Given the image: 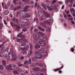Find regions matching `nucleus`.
<instances>
[{
    "instance_id": "33",
    "label": "nucleus",
    "mask_w": 75,
    "mask_h": 75,
    "mask_svg": "<svg viewBox=\"0 0 75 75\" xmlns=\"http://www.w3.org/2000/svg\"><path fill=\"white\" fill-rule=\"evenodd\" d=\"M17 3L18 4H22L21 1L20 0H17Z\"/></svg>"
},
{
    "instance_id": "31",
    "label": "nucleus",
    "mask_w": 75,
    "mask_h": 75,
    "mask_svg": "<svg viewBox=\"0 0 75 75\" xmlns=\"http://www.w3.org/2000/svg\"><path fill=\"white\" fill-rule=\"evenodd\" d=\"M40 69L38 67L36 68H33V71H38Z\"/></svg>"
},
{
    "instance_id": "55",
    "label": "nucleus",
    "mask_w": 75,
    "mask_h": 75,
    "mask_svg": "<svg viewBox=\"0 0 75 75\" xmlns=\"http://www.w3.org/2000/svg\"><path fill=\"white\" fill-rule=\"evenodd\" d=\"M33 38L34 37V38L36 37V34H34L33 35Z\"/></svg>"
},
{
    "instance_id": "1",
    "label": "nucleus",
    "mask_w": 75,
    "mask_h": 75,
    "mask_svg": "<svg viewBox=\"0 0 75 75\" xmlns=\"http://www.w3.org/2000/svg\"><path fill=\"white\" fill-rule=\"evenodd\" d=\"M45 14L46 17L45 19L46 21H44V23L46 24H47V25H50L51 24V22H52V21L51 19H48V18L50 17V14L47 12H44Z\"/></svg>"
},
{
    "instance_id": "49",
    "label": "nucleus",
    "mask_w": 75,
    "mask_h": 75,
    "mask_svg": "<svg viewBox=\"0 0 75 75\" xmlns=\"http://www.w3.org/2000/svg\"><path fill=\"white\" fill-rule=\"evenodd\" d=\"M66 12L67 14H69V10H68L66 11Z\"/></svg>"
},
{
    "instance_id": "3",
    "label": "nucleus",
    "mask_w": 75,
    "mask_h": 75,
    "mask_svg": "<svg viewBox=\"0 0 75 75\" xmlns=\"http://www.w3.org/2000/svg\"><path fill=\"white\" fill-rule=\"evenodd\" d=\"M42 54L39 53L38 52H36L35 54V56L32 58L33 61H35L37 59H41L42 58Z\"/></svg>"
},
{
    "instance_id": "35",
    "label": "nucleus",
    "mask_w": 75,
    "mask_h": 75,
    "mask_svg": "<svg viewBox=\"0 0 75 75\" xmlns=\"http://www.w3.org/2000/svg\"><path fill=\"white\" fill-rule=\"evenodd\" d=\"M38 34L39 35H44V33L42 32L39 31L38 32Z\"/></svg>"
},
{
    "instance_id": "38",
    "label": "nucleus",
    "mask_w": 75,
    "mask_h": 75,
    "mask_svg": "<svg viewBox=\"0 0 75 75\" xmlns=\"http://www.w3.org/2000/svg\"><path fill=\"white\" fill-rule=\"evenodd\" d=\"M45 71V68H43L42 69H41L40 70V71L41 72H44V71Z\"/></svg>"
},
{
    "instance_id": "2",
    "label": "nucleus",
    "mask_w": 75,
    "mask_h": 75,
    "mask_svg": "<svg viewBox=\"0 0 75 75\" xmlns=\"http://www.w3.org/2000/svg\"><path fill=\"white\" fill-rule=\"evenodd\" d=\"M17 14L21 17H24H24L28 18V17H30V15L27 13H23V11L18 12H17Z\"/></svg>"
},
{
    "instance_id": "25",
    "label": "nucleus",
    "mask_w": 75,
    "mask_h": 75,
    "mask_svg": "<svg viewBox=\"0 0 75 75\" xmlns=\"http://www.w3.org/2000/svg\"><path fill=\"white\" fill-rule=\"evenodd\" d=\"M40 45H38V44H37L35 46V49H38L40 48Z\"/></svg>"
},
{
    "instance_id": "44",
    "label": "nucleus",
    "mask_w": 75,
    "mask_h": 75,
    "mask_svg": "<svg viewBox=\"0 0 75 75\" xmlns=\"http://www.w3.org/2000/svg\"><path fill=\"white\" fill-rule=\"evenodd\" d=\"M70 12L72 13L73 12V11H75V10L74 8H71L70 9Z\"/></svg>"
},
{
    "instance_id": "26",
    "label": "nucleus",
    "mask_w": 75,
    "mask_h": 75,
    "mask_svg": "<svg viewBox=\"0 0 75 75\" xmlns=\"http://www.w3.org/2000/svg\"><path fill=\"white\" fill-rule=\"evenodd\" d=\"M25 74V73L24 71H21L19 72V74L18 75H24Z\"/></svg>"
},
{
    "instance_id": "60",
    "label": "nucleus",
    "mask_w": 75,
    "mask_h": 75,
    "mask_svg": "<svg viewBox=\"0 0 75 75\" xmlns=\"http://www.w3.org/2000/svg\"><path fill=\"white\" fill-rule=\"evenodd\" d=\"M71 51L72 52H74V48H71Z\"/></svg>"
},
{
    "instance_id": "46",
    "label": "nucleus",
    "mask_w": 75,
    "mask_h": 75,
    "mask_svg": "<svg viewBox=\"0 0 75 75\" xmlns=\"http://www.w3.org/2000/svg\"><path fill=\"white\" fill-rule=\"evenodd\" d=\"M11 24L12 27H14V25H15L14 24V23H13L12 22H11Z\"/></svg>"
},
{
    "instance_id": "10",
    "label": "nucleus",
    "mask_w": 75,
    "mask_h": 75,
    "mask_svg": "<svg viewBox=\"0 0 75 75\" xmlns=\"http://www.w3.org/2000/svg\"><path fill=\"white\" fill-rule=\"evenodd\" d=\"M38 38H39V40L43 41H45V40H47V37L45 36H40L38 37Z\"/></svg>"
},
{
    "instance_id": "9",
    "label": "nucleus",
    "mask_w": 75,
    "mask_h": 75,
    "mask_svg": "<svg viewBox=\"0 0 75 75\" xmlns=\"http://www.w3.org/2000/svg\"><path fill=\"white\" fill-rule=\"evenodd\" d=\"M31 58H30L29 59V62L28 61L26 60L24 62V63L23 64V65H28V63L29 64H30L31 63Z\"/></svg>"
},
{
    "instance_id": "47",
    "label": "nucleus",
    "mask_w": 75,
    "mask_h": 75,
    "mask_svg": "<svg viewBox=\"0 0 75 75\" xmlns=\"http://www.w3.org/2000/svg\"><path fill=\"white\" fill-rule=\"evenodd\" d=\"M30 48L31 50H32L33 49V46H32V45L31 43H30Z\"/></svg>"
},
{
    "instance_id": "51",
    "label": "nucleus",
    "mask_w": 75,
    "mask_h": 75,
    "mask_svg": "<svg viewBox=\"0 0 75 75\" xmlns=\"http://www.w3.org/2000/svg\"><path fill=\"white\" fill-rule=\"evenodd\" d=\"M38 4L36 2L35 4V7L36 8Z\"/></svg>"
},
{
    "instance_id": "36",
    "label": "nucleus",
    "mask_w": 75,
    "mask_h": 75,
    "mask_svg": "<svg viewBox=\"0 0 75 75\" xmlns=\"http://www.w3.org/2000/svg\"><path fill=\"white\" fill-rule=\"evenodd\" d=\"M10 10H13L14 9V5L13 4L11 5V6L10 7Z\"/></svg>"
},
{
    "instance_id": "19",
    "label": "nucleus",
    "mask_w": 75,
    "mask_h": 75,
    "mask_svg": "<svg viewBox=\"0 0 75 75\" xmlns=\"http://www.w3.org/2000/svg\"><path fill=\"white\" fill-rule=\"evenodd\" d=\"M9 54H11V56H14V55H15V54H14V52H13V50L12 49L10 50V52H9Z\"/></svg>"
},
{
    "instance_id": "27",
    "label": "nucleus",
    "mask_w": 75,
    "mask_h": 75,
    "mask_svg": "<svg viewBox=\"0 0 75 75\" xmlns=\"http://www.w3.org/2000/svg\"><path fill=\"white\" fill-rule=\"evenodd\" d=\"M26 44H27L26 42H23L21 43V45L22 46V47H23V46H25V45H26Z\"/></svg>"
},
{
    "instance_id": "58",
    "label": "nucleus",
    "mask_w": 75,
    "mask_h": 75,
    "mask_svg": "<svg viewBox=\"0 0 75 75\" xmlns=\"http://www.w3.org/2000/svg\"><path fill=\"white\" fill-rule=\"evenodd\" d=\"M33 26H32L31 28L30 29V31H31L33 30Z\"/></svg>"
},
{
    "instance_id": "64",
    "label": "nucleus",
    "mask_w": 75,
    "mask_h": 75,
    "mask_svg": "<svg viewBox=\"0 0 75 75\" xmlns=\"http://www.w3.org/2000/svg\"><path fill=\"white\" fill-rule=\"evenodd\" d=\"M0 75H4V74L3 73H0Z\"/></svg>"
},
{
    "instance_id": "5",
    "label": "nucleus",
    "mask_w": 75,
    "mask_h": 75,
    "mask_svg": "<svg viewBox=\"0 0 75 75\" xmlns=\"http://www.w3.org/2000/svg\"><path fill=\"white\" fill-rule=\"evenodd\" d=\"M51 7L49 6H47V8L48 10L49 11H52L53 10H56L57 9V6L56 5L53 4H52L51 5Z\"/></svg>"
},
{
    "instance_id": "50",
    "label": "nucleus",
    "mask_w": 75,
    "mask_h": 75,
    "mask_svg": "<svg viewBox=\"0 0 75 75\" xmlns=\"http://www.w3.org/2000/svg\"><path fill=\"white\" fill-rule=\"evenodd\" d=\"M18 67H23V64H18Z\"/></svg>"
},
{
    "instance_id": "13",
    "label": "nucleus",
    "mask_w": 75,
    "mask_h": 75,
    "mask_svg": "<svg viewBox=\"0 0 75 75\" xmlns=\"http://www.w3.org/2000/svg\"><path fill=\"white\" fill-rule=\"evenodd\" d=\"M39 42L41 46H44L45 45V42L44 41H40Z\"/></svg>"
},
{
    "instance_id": "40",
    "label": "nucleus",
    "mask_w": 75,
    "mask_h": 75,
    "mask_svg": "<svg viewBox=\"0 0 75 75\" xmlns=\"http://www.w3.org/2000/svg\"><path fill=\"white\" fill-rule=\"evenodd\" d=\"M14 23H18V19H14Z\"/></svg>"
},
{
    "instance_id": "62",
    "label": "nucleus",
    "mask_w": 75,
    "mask_h": 75,
    "mask_svg": "<svg viewBox=\"0 0 75 75\" xmlns=\"http://www.w3.org/2000/svg\"><path fill=\"white\" fill-rule=\"evenodd\" d=\"M34 31L35 32H37V31H38V29H35L34 30Z\"/></svg>"
},
{
    "instance_id": "16",
    "label": "nucleus",
    "mask_w": 75,
    "mask_h": 75,
    "mask_svg": "<svg viewBox=\"0 0 75 75\" xmlns=\"http://www.w3.org/2000/svg\"><path fill=\"white\" fill-rule=\"evenodd\" d=\"M14 27L16 28V30H19L20 29V27L17 25V24H15V25H14Z\"/></svg>"
},
{
    "instance_id": "63",
    "label": "nucleus",
    "mask_w": 75,
    "mask_h": 75,
    "mask_svg": "<svg viewBox=\"0 0 75 75\" xmlns=\"http://www.w3.org/2000/svg\"><path fill=\"white\" fill-rule=\"evenodd\" d=\"M26 30L25 29H22V31H23V32H25V31H26Z\"/></svg>"
},
{
    "instance_id": "14",
    "label": "nucleus",
    "mask_w": 75,
    "mask_h": 75,
    "mask_svg": "<svg viewBox=\"0 0 75 75\" xmlns=\"http://www.w3.org/2000/svg\"><path fill=\"white\" fill-rule=\"evenodd\" d=\"M12 59H11V61H16L17 57H16V54H14V56H12Z\"/></svg>"
},
{
    "instance_id": "7",
    "label": "nucleus",
    "mask_w": 75,
    "mask_h": 75,
    "mask_svg": "<svg viewBox=\"0 0 75 75\" xmlns=\"http://www.w3.org/2000/svg\"><path fill=\"white\" fill-rule=\"evenodd\" d=\"M9 52L7 50H4L2 52V54L4 57H6L7 56V55H9Z\"/></svg>"
},
{
    "instance_id": "41",
    "label": "nucleus",
    "mask_w": 75,
    "mask_h": 75,
    "mask_svg": "<svg viewBox=\"0 0 75 75\" xmlns=\"http://www.w3.org/2000/svg\"><path fill=\"white\" fill-rule=\"evenodd\" d=\"M4 67L3 66L1 65H0V70H2L3 69Z\"/></svg>"
},
{
    "instance_id": "30",
    "label": "nucleus",
    "mask_w": 75,
    "mask_h": 75,
    "mask_svg": "<svg viewBox=\"0 0 75 75\" xmlns=\"http://www.w3.org/2000/svg\"><path fill=\"white\" fill-rule=\"evenodd\" d=\"M34 22H36V23H38V19H37V18H34Z\"/></svg>"
},
{
    "instance_id": "39",
    "label": "nucleus",
    "mask_w": 75,
    "mask_h": 75,
    "mask_svg": "<svg viewBox=\"0 0 75 75\" xmlns=\"http://www.w3.org/2000/svg\"><path fill=\"white\" fill-rule=\"evenodd\" d=\"M21 8V7L20 6H18L15 8H14V10H17V9H18V8L20 9V8Z\"/></svg>"
},
{
    "instance_id": "22",
    "label": "nucleus",
    "mask_w": 75,
    "mask_h": 75,
    "mask_svg": "<svg viewBox=\"0 0 75 75\" xmlns=\"http://www.w3.org/2000/svg\"><path fill=\"white\" fill-rule=\"evenodd\" d=\"M38 14L40 17H44V14L41 11H39L38 12Z\"/></svg>"
},
{
    "instance_id": "28",
    "label": "nucleus",
    "mask_w": 75,
    "mask_h": 75,
    "mask_svg": "<svg viewBox=\"0 0 75 75\" xmlns=\"http://www.w3.org/2000/svg\"><path fill=\"white\" fill-rule=\"evenodd\" d=\"M9 13V11H6L3 12V14L4 15H7Z\"/></svg>"
},
{
    "instance_id": "48",
    "label": "nucleus",
    "mask_w": 75,
    "mask_h": 75,
    "mask_svg": "<svg viewBox=\"0 0 75 75\" xmlns=\"http://www.w3.org/2000/svg\"><path fill=\"white\" fill-rule=\"evenodd\" d=\"M2 62L3 63V64H4V65H5V64H6V61H5V60H3L2 61Z\"/></svg>"
},
{
    "instance_id": "18",
    "label": "nucleus",
    "mask_w": 75,
    "mask_h": 75,
    "mask_svg": "<svg viewBox=\"0 0 75 75\" xmlns=\"http://www.w3.org/2000/svg\"><path fill=\"white\" fill-rule=\"evenodd\" d=\"M30 22H28L27 23H26L25 24V25H24V27L25 28H28L29 27V25H30Z\"/></svg>"
},
{
    "instance_id": "57",
    "label": "nucleus",
    "mask_w": 75,
    "mask_h": 75,
    "mask_svg": "<svg viewBox=\"0 0 75 75\" xmlns=\"http://www.w3.org/2000/svg\"><path fill=\"white\" fill-rule=\"evenodd\" d=\"M68 19L69 20H73V18H68Z\"/></svg>"
},
{
    "instance_id": "56",
    "label": "nucleus",
    "mask_w": 75,
    "mask_h": 75,
    "mask_svg": "<svg viewBox=\"0 0 75 75\" xmlns=\"http://www.w3.org/2000/svg\"><path fill=\"white\" fill-rule=\"evenodd\" d=\"M22 1H25V2H27L28 1V0H22Z\"/></svg>"
},
{
    "instance_id": "29",
    "label": "nucleus",
    "mask_w": 75,
    "mask_h": 75,
    "mask_svg": "<svg viewBox=\"0 0 75 75\" xmlns=\"http://www.w3.org/2000/svg\"><path fill=\"white\" fill-rule=\"evenodd\" d=\"M41 6L44 8L45 9V10H46L47 9V7H46V6H45V4H41Z\"/></svg>"
},
{
    "instance_id": "61",
    "label": "nucleus",
    "mask_w": 75,
    "mask_h": 75,
    "mask_svg": "<svg viewBox=\"0 0 75 75\" xmlns=\"http://www.w3.org/2000/svg\"><path fill=\"white\" fill-rule=\"evenodd\" d=\"M56 3V0H54L52 2V3L53 4H54V3Z\"/></svg>"
},
{
    "instance_id": "17",
    "label": "nucleus",
    "mask_w": 75,
    "mask_h": 75,
    "mask_svg": "<svg viewBox=\"0 0 75 75\" xmlns=\"http://www.w3.org/2000/svg\"><path fill=\"white\" fill-rule=\"evenodd\" d=\"M38 28L39 30H40L41 31H42L43 32H44L45 31V30L41 27H40V26H38Z\"/></svg>"
},
{
    "instance_id": "59",
    "label": "nucleus",
    "mask_w": 75,
    "mask_h": 75,
    "mask_svg": "<svg viewBox=\"0 0 75 75\" xmlns=\"http://www.w3.org/2000/svg\"><path fill=\"white\" fill-rule=\"evenodd\" d=\"M58 3H59V4H63V3L61 1L59 2H58Z\"/></svg>"
},
{
    "instance_id": "4",
    "label": "nucleus",
    "mask_w": 75,
    "mask_h": 75,
    "mask_svg": "<svg viewBox=\"0 0 75 75\" xmlns=\"http://www.w3.org/2000/svg\"><path fill=\"white\" fill-rule=\"evenodd\" d=\"M29 47L28 46H27L25 47H22L21 48V50L22 51L23 54V55H27V49H28Z\"/></svg>"
},
{
    "instance_id": "11",
    "label": "nucleus",
    "mask_w": 75,
    "mask_h": 75,
    "mask_svg": "<svg viewBox=\"0 0 75 75\" xmlns=\"http://www.w3.org/2000/svg\"><path fill=\"white\" fill-rule=\"evenodd\" d=\"M23 33V32H21L20 33H19L17 35L18 37H20V38H24L25 36L24 35H21Z\"/></svg>"
},
{
    "instance_id": "21",
    "label": "nucleus",
    "mask_w": 75,
    "mask_h": 75,
    "mask_svg": "<svg viewBox=\"0 0 75 75\" xmlns=\"http://www.w3.org/2000/svg\"><path fill=\"white\" fill-rule=\"evenodd\" d=\"M63 67H64V66H62L61 67H60L57 69H55L54 70V72H56L57 71H59V70H61V69H62V68H63Z\"/></svg>"
},
{
    "instance_id": "34",
    "label": "nucleus",
    "mask_w": 75,
    "mask_h": 75,
    "mask_svg": "<svg viewBox=\"0 0 75 75\" xmlns=\"http://www.w3.org/2000/svg\"><path fill=\"white\" fill-rule=\"evenodd\" d=\"M46 30L47 31L49 32L51 31V29H50V28L49 27H46Z\"/></svg>"
},
{
    "instance_id": "24",
    "label": "nucleus",
    "mask_w": 75,
    "mask_h": 75,
    "mask_svg": "<svg viewBox=\"0 0 75 75\" xmlns=\"http://www.w3.org/2000/svg\"><path fill=\"white\" fill-rule=\"evenodd\" d=\"M30 6H26L25 7L23 10V11H27L28 9V8H30Z\"/></svg>"
},
{
    "instance_id": "54",
    "label": "nucleus",
    "mask_w": 75,
    "mask_h": 75,
    "mask_svg": "<svg viewBox=\"0 0 75 75\" xmlns=\"http://www.w3.org/2000/svg\"><path fill=\"white\" fill-rule=\"evenodd\" d=\"M23 67H25V68L27 69L28 68V67L27 66H25V65H23Z\"/></svg>"
},
{
    "instance_id": "45",
    "label": "nucleus",
    "mask_w": 75,
    "mask_h": 75,
    "mask_svg": "<svg viewBox=\"0 0 75 75\" xmlns=\"http://www.w3.org/2000/svg\"><path fill=\"white\" fill-rule=\"evenodd\" d=\"M30 54L29 55H31L33 54V52L32 51V50H30Z\"/></svg>"
},
{
    "instance_id": "53",
    "label": "nucleus",
    "mask_w": 75,
    "mask_h": 75,
    "mask_svg": "<svg viewBox=\"0 0 75 75\" xmlns=\"http://www.w3.org/2000/svg\"><path fill=\"white\" fill-rule=\"evenodd\" d=\"M64 17L65 18H67V15L65 14H64Z\"/></svg>"
},
{
    "instance_id": "8",
    "label": "nucleus",
    "mask_w": 75,
    "mask_h": 75,
    "mask_svg": "<svg viewBox=\"0 0 75 75\" xmlns=\"http://www.w3.org/2000/svg\"><path fill=\"white\" fill-rule=\"evenodd\" d=\"M19 21L21 23H27L26 21H28V20L27 19H25L23 18H20Z\"/></svg>"
},
{
    "instance_id": "20",
    "label": "nucleus",
    "mask_w": 75,
    "mask_h": 75,
    "mask_svg": "<svg viewBox=\"0 0 75 75\" xmlns=\"http://www.w3.org/2000/svg\"><path fill=\"white\" fill-rule=\"evenodd\" d=\"M4 57L5 58V59H6V60H8V61H10V59H12V57L9 56L8 57H7V56H6V57Z\"/></svg>"
},
{
    "instance_id": "23",
    "label": "nucleus",
    "mask_w": 75,
    "mask_h": 75,
    "mask_svg": "<svg viewBox=\"0 0 75 75\" xmlns=\"http://www.w3.org/2000/svg\"><path fill=\"white\" fill-rule=\"evenodd\" d=\"M6 69L8 70V71H10V70H11V65L9 64V65H8L6 67Z\"/></svg>"
},
{
    "instance_id": "6",
    "label": "nucleus",
    "mask_w": 75,
    "mask_h": 75,
    "mask_svg": "<svg viewBox=\"0 0 75 75\" xmlns=\"http://www.w3.org/2000/svg\"><path fill=\"white\" fill-rule=\"evenodd\" d=\"M17 42H22L23 41H24L25 42H27V40L25 38H23V39H19L18 38L16 39Z\"/></svg>"
},
{
    "instance_id": "42",
    "label": "nucleus",
    "mask_w": 75,
    "mask_h": 75,
    "mask_svg": "<svg viewBox=\"0 0 75 75\" xmlns=\"http://www.w3.org/2000/svg\"><path fill=\"white\" fill-rule=\"evenodd\" d=\"M3 27V25L2 23L0 24V29H1Z\"/></svg>"
},
{
    "instance_id": "15",
    "label": "nucleus",
    "mask_w": 75,
    "mask_h": 75,
    "mask_svg": "<svg viewBox=\"0 0 75 75\" xmlns=\"http://www.w3.org/2000/svg\"><path fill=\"white\" fill-rule=\"evenodd\" d=\"M34 42L35 44H37V42H39V40L38 39V38L39 39V38H37L36 37L34 38Z\"/></svg>"
},
{
    "instance_id": "32",
    "label": "nucleus",
    "mask_w": 75,
    "mask_h": 75,
    "mask_svg": "<svg viewBox=\"0 0 75 75\" xmlns=\"http://www.w3.org/2000/svg\"><path fill=\"white\" fill-rule=\"evenodd\" d=\"M13 73L14 74L17 75V74H18V71L17 70H14L13 71Z\"/></svg>"
},
{
    "instance_id": "37",
    "label": "nucleus",
    "mask_w": 75,
    "mask_h": 75,
    "mask_svg": "<svg viewBox=\"0 0 75 75\" xmlns=\"http://www.w3.org/2000/svg\"><path fill=\"white\" fill-rule=\"evenodd\" d=\"M69 2L71 3L70 4V7H72V4H73V2L72 1H69Z\"/></svg>"
},
{
    "instance_id": "52",
    "label": "nucleus",
    "mask_w": 75,
    "mask_h": 75,
    "mask_svg": "<svg viewBox=\"0 0 75 75\" xmlns=\"http://www.w3.org/2000/svg\"><path fill=\"white\" fill-rule=\"evenodd\" d=\"M39 66H40V67H43V65L42 64H39Z\"/></svg>"
},
{
    "instance_id": "12",
    "label": "nucleus",
    "mask_w": 75,
    "mask_h": 75,
    "mask_svg": "<svg viewBox=\"0 0 75 75\" xmlns=\"http://www.w3.org/2000/svg\"><path fill=\"white\" fill-rule=\"evenodd\" d=\"M16 67H17V66L16 65L13 64L11 65V67L12 70H14L15 69H16Z\"/></svg>"
},
{
    "instance_id": "43",
    "label": "nucleus",
    "mask_w": 75,
    "mask_h": 75,
    "mask_svg": "<svg viewBox=\"0 0 75 75\" xmlns=\"http://www.w3.org/2000/svg\"><path fill=\"white\" fill-rule=\"evenodd\" d=\"M13 2L14 4H16L17 3V1L16 0H13Z\"/></svg>"
}]
</instances>
